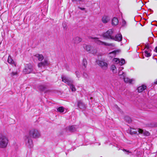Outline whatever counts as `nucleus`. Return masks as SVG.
<instances>
[{
	"instance_id": "obj_1",
	"label": "nucleus",
	"mask_w": 157,
	"mask_h": 157,
	"mask_svg": "<svg viewBox=\"0 0 157 157\" xmlns=\"http://www.w3.org/2000/svg\"><path fill=\"white\" fill-rule=\"evenodd\" d=\"M30 136H26L25 141L27 146L30 148L32 147L33 146L32 141L30 138V136L34 138H38L40 136V134L38 131L35 129H32L29 132Z\"/></svg>"
},
{
	"instance_id": "obj_2",
	"label": "nucleus",
	"mask_w": 157,
	"mask_h": 157,
	"mask_svg": "<svg viewBox=\"0 0 157 157\" xmlns=\"http://www.w3.org/2000/svg\"><path fill=\"white\" fill-rule=\"evenodd\" d=\"M61 78L62 81L69 86L70 89L72 91H75L76 89L75 86L73 85V81L72 80L64 76H62Z\"/></svg>"
},
{
	"instance_id": "obj_3",
	"label": "nucleus",
	"mask_w": 157,
	"mask_h": 157,
	"mask_svg": "<svg viewBox=\"0 0 157 157\" xmlns=\"http://www.w3.org/2000/svg\"><path fill=\"white\" fill-rule=\"evenodd\" d=\"M8 139L6 136L0 135V148H6L8 142Z\"/></svg>"
},
{
	"instance_id": "obj_4",
	"label": "nucleus",
	"mask_w": 157,
	"mask_h": 157,
	"mask_svg": "<svg viewBox=\"0 0 157 157\" xmlns=\"http://www.w3.org/2000/svg\"><path fill=\"white\" fill-rule=\"evenodd\" d=\"M33 71V66L31 64H26L25 66L23 72L25 74H29Z\"/></svg>"
},
{
	"instance_id": "obj_5",
	"label": "nucleus",
	"mask_w": 157,
	"mask_h": 157,
	"mask_svg": "<svg viewBox=\"0 0 157 157\" xmlns=\"http://www.w3.org/2000/svg\"><path fill=\"white\" fill-rule=\"evenodd\" d=\"M113 30L110 29L103 34V36L107 38L110 39L112 40V39H114V36H113Z\"/></svg>"
},
{
	"instance_id": "obj_6",
	"label": "nucleus",
	"mask_w": 157,
	"mask_h": 157,
	"mask_svg": "<svg viewBox=\"0 0 157 157\" xmlns=\"http://www.w3.org/2000/svg\"><path fill=\"white\" fill-rule=\"evenodd\" d=\"M98 64L103 69L106 70L107 68L108 64L105 62L102 61H99L98 62Z\"/></svg>"
},
{
	"instance_id": "obj_7",
	"label": "nucleus",
	"mask_w": 157,
	"mask_h": 157,
	"mask_svg": "<svg viewBox=\"0 0 157 157\" xmlns=\"http://www.w3.org/2000/svg\"><path fill=\"white\" fill-rule=\"evenodd\" d=\"M95 42L97 44L99 45H104L106 46H113V44H108L106 43L101 41L99 40L97 38H95Z\"/></svg>"
},
{
	"instance_id": "obj_8",
	"label": "nucleus",
	"mask_w": 157,
	"mask_h": 157,
	"mask_svg": "<svg viewBox=\"0 0 157 157\" xmlns=\"http://www.w3.org/2000/svg\"><path fill=\"white\" fill-rule=\"evenodd\" d=\"M50 64V63L48 60L44 59V61L39 63L38 64V66L39 67H41L42 66L44 67L48 66Z\"/></svg>"
},
{
	"instance_id": "obj_9",
	"label": "nucleus",
	"mask_w": 157,
	"mask_h": 157,
	"mask_svg": "<svg viewBox=\"0 0 157 157\" xmlns=\"http://www.w3.org/2000/svg\"><path fill=\"white\" fill-rule=\"evenodd\" d=\"M78 106L80 109H84L86 108V106L85 104L80 100L78 101Z\"/></svg>"
},
{
	"instance_id": "obj_10",
	"label": "nucleus",
	"mask_w": 157,
	"mask_h": 157,
	"mask_svg": "<svg viewBox=\"0 0 157 157\" xmlns=\"http://www.w3.org/2000/svg\"><path fill=\"white\" fill-rule=\"evenodd\" d=\"M138 131L139 133L143 134L145 136H148L150 135V133L148 131L140 128H138Z\"/></svg>"
},
{
	"instance_id": "obj_11",
	"label": "nucleus",
	"mask_w": 157,
	"mask_h": 157,
	"mask_svg": "<svg viewBox=\"0 0 157 157\" xmlns=\"http://www.w3.org/2000/svg\"><path fill=\"white\" fill-rule=\"evenodd\" d=\"M122 38V35L120 34H118L116 35L115 37L114 36V39H112V40L120 41H121Z\"/></svg>"
},
{
	"instance_id": "obj_12",
	"label": "nucleus",
	"mask_w": 157,
	"mask_h": 157,
	"mask_svg": "<svg viewBox=\"0 0 157 157\" xmlns=\"http://www.w3.org/2000/svg\"><path fill=\"white\" fill-rule=\"evenodd\" d=\"M120 52V51L119 50L114 51L111 52H109V55L110 57L113 58L115 57L116 55L118 54Z\"/></svg>"
},
{
	"instance_id": "obj_13",
	"label": "nucleus",
	"mask_w": 157,
	"mask_h": 157,
	"mask_svg": "<svg viewBox=\"0 0 157 157\" xmlns=\"http://www.w3.org/2000/svg\"><path fill=\"white\" fill-rule=\"evenodd\" d=\"M34 56L39 61H42L44 58L42 55L36 54L34 55Z\"/></svg>"
},
{
	"instance_id": "obj_14",
	"label": "nucleus",
	"mask_w": 157,
	"mask_h": 157,
	"mask_svg": "<svg viewBox=\"0 0 157 157\" xmlns=\"http://www.w3.org/2000/svg\"><path fill=\"white\" fill-rule=\"evenodd\" d=\"M110 20L109 17L107 16H104L102 18V21L104 23H106Z\"/></svg>"
},
{
	"instance_id": "obj_15",
	"label": "nucleus",
	"mask_w": 157,
	"mask_h": 157,
	"mask_svg": "<svg viewBox=\"0 0 157 157\" xmlns=\"http://www.w3.org/2000/svg\"><path fill=\"white\" fill-rule=\"evenodd\" d=\"M151 50H145L144 53L145 56L146 57H149L151 56Z\"/></svg>"
},
{
	"instance_id": "obj_16",
	"label": "nucleus",
	"mask_w": 157,
	"mask_h": 157,
	"mask_svg": "<svg viewBox=\"0 0 157 157\" xmlns=\"http://www.w3.org/2000/svg\"><path fill=\"white\" fill-rule=\"evenodd\" d=\"M123 78L124 80V82L126 83L131 84L133 80L132 79H131L125 77V76Z\"/></svg>"
},
{
	"instance_id": "obj_17",
	"label": "nucleus",
	"mask_w": 157,
	"mask_h": 157,
	"mask_svg": "<svg viewBox=\"0 0 157 157\" xmlns=\"http://www.w3.org/2000/svg\"><path fill=\"white\" fill-rule=\"evenodd\" d=\"M67 129L71 132H74L76 130V126H69L67 128Z\"/></svg>"
},
{
	"instance_id": "obj_18",
	"label": "nucleus",
	"mask_w": 157,
	"mask_h": 157,
	"mask_svg": "<svg viewBox=\"0 0 157 157\" xmlns=\"http://www.w3.org/2000/svg\"><path fill=\"white\" fill-rule=\"evenodd\" d=\"M119 22L117 18L114 17L112 20V24L113 25H116Z\"/></svg>"
},
{
	"instance_id": "obj_19",
	"label": "nucleus",
	"mask_w": 157,
	"mask_h": 157,
	"mask_svg": "<svg viewBox=\"0 0 157 157\" xmlns=\"http://www.w3.org/2000/svg\"><path fill=\"white\" fill-rule=\"evenodd\" d=\"M146 88V86L143 85L141 86H139L137 89L138 91L139 92H141Z\"/></svg>"
},
{
	"instance_id": "obj_20",
	"label": "nucleus",
	"mask_w": 157,
	"mask_h": 157,
	"mask_svg": "<svg viewBox=\"0 0 157 157\" xmlns=\"http://www.w3.org/2000/svg\"><path fill=\"white\" fill-rule=\"evenodd\" d=\"M82 40L81 38L78 37H76L73 39V42L75 44H78Z\"/></svg>"
},
{
	"instance_id": "obj_21",
	"label": "nucleus",
	"mask_w": 157,
	"mask_h": 157,
	"mask_svg": "<svg viewBox=\"0 0 157 157\" xmlns=\"http://www.w3.org/2000/svg\"><path fill=\"white\" fill-rule=\"evenodd\" d=\"M83 47L84 49L87 52L90 51L91 49V47L90 45H86V44H84L83 45Z\"/></svg>"
},
{
	"instance_id": "obj_22",
	"label": "nucleus",
	"mask_w": 157,
	"mask_h": 157,
	"mask_svg": "<svg viewBox=\"0 0 157 157\" xmlns=\"http://www.w3.org/2000/svg\"><path fill=\"white\" fill-rule=\"evenodd\" d=\"M8 62L9 63L12 65H14L15 66H16L15 63H14L13 60L12 59L11 57V56H8Z\"/></svg>"
},
{
	"instance_id": "obj_23",
	"label": "nucleus",
	"mask_w": 157,
	"mask_h": 157,
	"mask_svg": "<svg viewBox=\"0 0 157 157\" xmlns=\"http://www.w3.org/2000/svg\"><path fill=\"white\" fill-rule=\"evenodd\" d=\"M111 69L113 73H116L117 72V68L114 65H112L111 67Z\"/></svg>"
},
{
	"instance_id": "obj_24",
	"label": "nucleus",
	"mask_w": 157,
	"mask_h": 157,
	"mask_svg": "<svg viewBox=\"0 0 157 157\" xmlns=\"http://www.w3.org/2000/svg\"><path fill=\"white\" fill-rule=\"evenodd\" d=\"M57 110L58 111L62 113L64 112V108L63 107H60L57 109Z\"/></svg>"
},
{
	"instance_id": "obj_25",
	"label": "nucleus",
	"mask_w": 157,
	"mask_h": 157,
	"mask_svg": "<svg viewBox=\"0 0 157 157\" xmlns=\"http://www.w3.org/2000/svg\"><path fill=\"white\" fill-rule=\"evenodd\" d=\"M130 132L131 134H135L136 133L137 131L136 130L133 128H130Z\"/></svg>"
},
{
	"instance_id": "obj_26",
	"label": "nucleus",
	"mask_w": 157,
	"mask_h": 157,
	"mask_svg": "<svg viewBox=\"0 0 157 157\" xmlns=\"http://www.w3.org/2000/svg\"><path fill=\"white\" fill-rule=\"evenodd\" d=\"M82 64L84 66V68L86 67L87 65V62L86 59H83L82 60Z\"/></svg>"
},
{
	"instance_id": "obj_27",
	"label": "nucleus",
	"mask_w": 157,
	"mask_h": 157,
	"mask_svg": "<svg viewBox=\"0 0 157 157\" xmlns=\"http://www.w3.org/2000/svg\"><path fill=\"white\" fill-rule=\"evenodd\" d=\"M46 88V87L45 86L43 85L40 86L39 87V89H40V90L42 91H44L45 89Z\"/></svg>"
},
{
	"instance_id": "obj_28",
	"label": "nucleus",
	"mask_w": 157,
	"mask_h": 157,
	"mask_svg": "<svg viewBox=\"0 0 157 157\" xmlns=\"http://www.w3.org/2000/svg\"><path fill=\"white\" fill-rule=\"evenodd\" d=\"M118 74L119 75L122 76L123 78L124 76H125V74L122 71H119Z\"/></svg>"
},
{
	"instance_id": "obj_29",
	"label": "nucleus",
	"mask_w": 157,
	"mask_h": 157,
	"mask_svg": "<svg viewBox=\"0 0 157 157\" xmlns=\"http://www.w3.org/2000/svg\"><path fill=\"white\" fill-rule=\"evenodd\" d=\"M145 50H151V47H150V46L148 44L145 45Z\"/></svg>"
},
{
	"instance_id": "obj_30",
	"label": "nucleus",
	"mask_w": 157,
	"mask_h": 157,
	"mask_svg": "<svg viewBox=\"0 0 157 157\" xmlns=\"http://www.w3.org/2000/svg\"><path fill=\"white\" fill-rule=\"evenodd\" d=\"M151 62L153 63L157 64V59L156 58H154V57H153Z\"/></svg>"
},
{
	"instance_id": "obj_31",
	"label": "nucleus",
	"mask_w": 157,
	"mask_h": 157,
	"mask_svg": "<svg viewBox=\"0 0 157 157\" xmlns=\"http://www.w3.org/2000/svg\"><path fill=\"white\" fill-rule=\"evenodd\" d=\"M125 119L127 121L128 123H130L131 122V119L129 117H125Z\"/></svg>"
},
{
	"instance_id": "obj_32",
	"label": "nucleus",
	"mask_w": 157,
	"mask_h": 157,
	"mask_svg": "<svg viewBox=\"0 0 157 157\" xmlns=\"http://www.w3.org/2000/svg\"><path fill=\"white\" fill-rule=\"evenodd\" d=\"M113 61V62L116 63H118L120 62V59L117 58H114Z\"/></svg>"
},
{
	"instance_id": "obj_33",
	"label": "nucleus",
	"mask_w": 157,
	"mask_h": 157,
	"mask_svg": "<svg viewBox=\"0 0 157 157\" xmlns=\"http://www.w3.org/2000/svg\"><path fill=\"white\" fill-rule=\"evenodd\" d=\"M125 60L124 59H122L121 60V61L120 60L119 63L121 65H122L124 64L125 63Z\"/></svg>"
},
{
	"instance_id": "obj_34",
	"label": "nucleus",
	"mask_w": 157,
	"mask_h": 157,
	"mask_svg": "<svg viewBox=\"0 0 157 157\" xmlns=\"http://www.w3.org/2000/svg\"><path fill=\"white\" fill-rule=\"evenodd\" d=\"M126 21L124 20H122V25L123 26H125L126 25Z\"/></svg>"
},
{
	"instance_id": "obj_35",
	"label": "nucleus",
	"mask_w": 157,
	"mask_h": 157,
	"mask_svg": "<svg viewBox=\"0 0 157 157\" xmlns=\"http://www.w3.org/2000/svg\"><path fill=\"white\" fill-rule=\"evenodd\" d=\"M17 74V72H12L11 73V75L13 76L16 75Z\"/></svg>"
},
{
	"instance_id": "obj_36",
	"label": "nucleus",
	"mask_w": 157,
	"mask_h": 157,
	"mask_svg": "<svg viewBox=\"0 0 157 157\" xmlns=\"http://www.w3.org/2000/svg\"><path fill=\"white\" fill-rule=\"evenodd\" d=\"M78 8L79 9H80V10H85V8H81V7H78Z\"/></svg>"
},
{
	"instance_id": "obj_37",
	"label": "nucleus",
	"mask_w": 157,
	"mask_h": 157,
	"mask_svg": "<svg viewBox=\"0 0 157 157\" xmlns=\"http://www.w3.org/2000/svg\"><path fill=\"white\" fill-rule=\"evenodd\" d=\"M75 73L77 76L78 77V75L79 74V72L78 71H76Z\"/></svg>"
},
{
	"instance_id": "obj_38",
	"label": "nucleus",
	"mask_w": 157,
	"mask_h": 157,
	"mask_svg": "<svg viewBox=\"0 0 157 157\" xmlns=\"http://www.w3.org/2000/svg\"><path fill=\"white\" fill-rule=\"evenodd\" d=\"M123 150L124 151H126L127 152H128V153H131V152L129 151H127L125 149H123Z\"/></svg>"
},
{
	"instance_id": "obj_39",
	"label": "nucleus",
	"mask_w": 157,
	"mask_h": 157,
	"mask_svg": "<svg viewBox=\"0 0 157 157\" xmlns=\"http://www.w3.org/2000/svg\"><path fill=\"white\" fill-rule=\"evenodd\" d=\"M155 50H156V52H157V47L155 48Z\"/></svg>"
},
{
	"instance_id": "obj_40",
	"label": "nucleus",
	"mask_w": 157,
	"mask_h": 157,
	"mask_svg": "<svg viewBox=\"0 0 157 157\" xmlns=\"http://www.w3.org/2000/svg\"><path fill=\"white\" fill-rule=\"evenodd\" d=\"M154 83L155 84H157V80L156 81L154 82Z\"/></svg>"
}]
</instances>
